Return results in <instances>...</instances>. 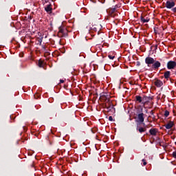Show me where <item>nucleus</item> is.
<instances>
[{
    "mask_svg": "<svg viewBox=\"0 0 176 176\" xmlns=\"http://www.w3.org/2000/svg\"><path fill=\"white\" fill-rule=\"evenodd\" d=\"M109 96L104 95V94H100V100L102 101H104V108L107 109V111H112V109L113 108V103H112V101L111 99H109Z\"/></svg>",
    "mask_w": 176,
    "mask_h": 176,
    "instance_id": "f257e3e1",
    "label": "nucleus"
},
{
    "mask_svg": "<svg viewBox=\"0 0 176 176\" xmlns=\"http://www.w3.org/2000/svg\"><path fill=\"white\" fill-rule=\"evenodd\" d=\"M175 6V0H166L165 8L167 9H173Z\"/></svg>",
    "mask_w": 176,
    "mask_h": 176,
    "instance_id": "f03ea898",
    "label": "nucleus"
},
{
    "mask_svg": "<svg viewBox=\"0 0 176 176\" xmlns=\"http://www.w3.org/2000/svg\"><path fill=\"white\" fill-rule=\"evenodd\" d=\"M166 68L168 69H175L176 68V62L174 60H169L166 64Z\"/></svg>",
    "mask_w": 176,
    "mask_h": 176,
    "instance_id": "7ed1b4c3",
    "label": "nucleus"
},
{
    "mask_svg": "<svg viewBox=\"0 0 176 176\" xmlns=\"http://www.w3.org/2000/svg\"><path fill=\"white\" fill-rule=\"evenodd\" d=\"M144 120H145V118H144V113H139L138 115V120H136L137 123L138 124H144L145 126V123H144Z\"/></svg>",
    "mask_w": 176,
    "mask_h": 176,
    "instance_id": "20e7f679",
    "label": "nucleus"
},
{
    "mask_svg": "<svg viewBox=\"0 0 176 176\" xmlns=\"http://www.w3.org/2000/svg\"><path fill=\"white\" fill-rule=\"evenodd\" d=\"M145 63L147 64L148 67L151 65V64L153 65L155 63V59L151 56H148L145 58Z\"/></svg>",
    "mask_w": 176,
    "mask_h": 176,
    "instance_id": "39448f33",
    "label": "nucleus"
},
{
    "mask_svg": "<svg viewBox=\"0 0 176 176\" xmlns=\"http://www.w3.org/2000/svg\"><path fill=\"white\" fill-rule=\"evenodd\" d=\"M144 126H140V124H137L136 130L138 131L140 134H142V133H145L146 131V125H144Z\"/></svg>",
    "mask_w": 176,
    "mask_h": 176,
    "instance_id": "423d86ee",
    "label": "nucleus"
},
{
    "mask_svg": "<svg viewBox=\"0 0 176 176\" xmlns=\"http://www.w3.org/2000/svg\"><path fill=\"white\" fill-rule=\"evenodd\" d=\"M6 10H8V6L6 5V3L1 2L0 3V12L3 13V12H6Z\"/></svg>",
    "mask_w": 176,
    "mask_h": 176,
    "instance_id": "0eeeda50",
    "label": "nucleus"
},
{
    "mask_svg": "<svg viewBox=\"0 0 176 176\" xmlns=\"http://www.w3.org/2000/svg\"><path fill=\"white\" fill-rule=\"evenodd\" d=\"M59 34H61L62 35H63L64 38H67V36H68V34L67 33V30L64 28H59V31H58Z\"/></svg>",
    "mask_w": 176,
    "mask_h": 176,
    "instance_id": "6e6552de",
    "label": "nucleus"
},
{
    "mask_svg": "<svg viewBox=\"0 0 176 176\" xmlns=\"http://www.w3.org/2000/svg\"><path fill=\"white\" fill-rule=\"evenodd\" d=\"M160 67H162V63L158 60H154V64L152 65V68H153V69H159Z\"/></svg>",
    "mask_w": 176,
    "mask_h": 176,
    "instance_id": "1a4fd4ad",
    "label": "nucleus"
},
{
    "mask_svg": "<svg viewBox=\"0 0 176 176\" xmlns=\"http://www.w3.org/2000/svg\"><path fill=\"white\" fill-rule=\"evenodd\" d=\"M154 85L156 86V87H162L163 86V81L159 79H155L154 81Z\"/></svg>",
    "mask_w": 176,
    "mask_h": 176,
    "instance_id": "9d476101",
    "label": "nucleus"
},
{
    "mask_svg": "<svg viewBox=\"0 0 176 176\" xmlns=\"http://www.w3.org/2000/svg\"><path fill=\"white\" fill-rule=\"evenodd\" d=\"M45 10L47 12V13H52L53 8H52V4H48L45 7Z\"/></svg>",
    "mask_w": 176,
    "mask_h": 176,
    "instance_id": "9b49d317",
    "label": "nucleus"
},
{
    "mask_svg": "<svg viewBox=\"0 0 176 176\" xmlns=\"http://www.w3.org/2000/svg\"><path fill=\"white\" fill-rule=\"evenodd\" d=\"M170 75L171 72L170 71H166L164 73V78L166 79V80H168V79H170Z\"/></svg>",
    "mask_w": 176,
    "mask_h": 176,
    "instance_id": "f8f14e48",
    "label": "nucleus"
},
{
    "mask_svg": "<svg viewBox=\"0 0 176 176\" xmlns=\"http://www.w3.org/2000/svg\"><path fill=\"white\" fill-rule=\"evenodd\" d=\"M173 126H174V122L170 121L169 123H168L165 125V127H166V129H167V130H170V129H173Z\"/></svg>",
    "mask_w": 176,
    "mask_h": 176,
    "instance_id": "ddd939ff",
    "label": "nucleus"
},
{
    "mask_svg": "<svg viewBox=\"0 0 176 176\" xmlns=\"http://www.w3.org/2000/svg\"><path fill=\"white\" fill-rule=\"evenodd\" d=\"M149 133L151 135L155 136L157 134V129H151L149 130Z\"/></svg>",
    "mask_w": 176,
    "mask_h": 176,
    "instance_id": "4468645a",
    "label": "nucleus"
},
{
    "mask_svg": "<svg viewBox=\"0 0 176 176\" xmlns=\"http://www.w3.org/2000/svg\"><path fill=\"white\" fill-rule=\"evenodd\" d=\"M52 136H46L45 140L49 142L50 145H52Z\"/></svg>",
    "mask_w": 176,
    "mask_h": 176,
    "instance_id": "2eb2a0df",
    "label": "nucleus"
},
{
    "mask_svg": "<svg viewBox=\"0 0 176 176\" xmlns=\"http://www.w3.org/2000/svg\"><path fill=\"white\" fill-rule=\"evenodd\" d=\"M37 65L40 67V68H43V62L42 60H39L38 63H37Z\"/></svg>",
    "mask_w": 176,
    "mask_h": 176,
    "instance_id": "dca6fc26",
    "label": "nucleus"
},
{
    "mask_svg": "<svg viewBox=\"0 0 176 176\" xmlns=\"http://www.w3.org/2000/svg\"><path fill=\"white\" fill-rule=\"evenodd\" d=\"M150 100V98L148 96H144L143 98L142 99V100L143 101V102H148Z\"/></svg>",
    "mask_w": 176,
    "mask_h": 176,
    "instance_id": "f3484780",
    "label": "nucleus"
},
{
    "mask_svg": "<svg viewBox=\"0 0 176 176\" xmlns=\"http://www.w3.org/2000/svg\"><path fill=\"white\" fill-rule=\"evenodd\" d=\"M135 100L138 101V102H142V97L140 96H135Z\"/></svg>",
    "mask_w": 176,
    "mask_h": 176,
    "instance_id": "a211bd4d",
    "label": "nucleus"
},
{
    "mask_svg": "<svg viewBox=\"0 0 176 176\" xmlns=\"http://www.w3.org/2000/svg\"><path fill=\"white\" fill-rule=\"evenodd\" d=\"M140 20H141V21H142V23H149V19H145L144 18V16H141Z\"/></svg>",
    "mask_w": 176,
    "mask_h": 176,
    "instance_id": "6ab92c4d",
    "label": "nucleus"
},
{
    "mask_svg": "<svg viewBox=\"0 0 176 176\" xmlns=\"http://www.w3.org/2000/svg\"><path fill=\"white\" fill-rule=\"evenodd\" d=\"M42 47H43L44 52H45V54L46 56H49V54H50V53L49 52H47V50H46V47H45L44 45H43Z\"/></svg>",
    "mask_w": 176,
    "mask_h": 176,
    "instance_id": "aec40b11",
    "label": "nucleus"
},
{
    "mask_svg": "<svg viewBox=\"0 0 176 176\" xmlns=\"http://www.w3.org/2000/svg\"><path fill=\"white\" fill-rule=\"evenodd\" d=\"M158 141L160 146H164V142H162V140L159 138H158Z\"/></svg>",
    "mask_w": 176,
    "mask_h": 176,
    "instance_id": "412c9836",
    "label": "nucleus"
},
{
    "mask_svg": "<svg viewBox=\"0 0 176 176\" xmlns=\"http://www.w3.org/2000/svg\"><path fill=\"white\" fill-rule=\"evenodd\" d=\"M170 115V111H165V112H164V116H165V118H168V116Z\"/></svg>",
    "mask_w": 176,
    "mask_h": 176,
    "instance_id": "4be33fe9",
    "label": "nucleus"
},
{
    "mask_svg": "<svg viewBox=\"0 0 176 176\" xmlns=\"http://www.w3.org/2000/svg\"><path fill=\"white\" fill-rule=\"evenodd\" d=\"M115 12H116V7H114V8H111V12L112 14H113V13H115Z\"/></svg>",
    "mask_w": 176,
    "mask_h": 176,
    "instance_id": "5701e85b",
    "label": "nucleus"
},
{
    "mask_svg": "<svg viewBox=\"0 0 176 176\" xmlns=\"http://www.w3.org/2000/svg\"><path fill=\"white\" fill-rule=\"evenodd\" d=\"M43 39V38H41L38 39V44L40 45V46H41V45H42Z\"/></svg>",
    "mask_w": 176,
    "mask_h": 176,
    "instance_id": "b1692460",
    "label": "nucleus"
},
{
    "mask_svg": "<svg viewBox=\"0 0 176 176\" xmlns=\"http://www.w3.org/2000/svg\"><path fill=\"white\" fill-rule=\"evenodd\" d=\"M108 57L110 58V60H113V58H115V56L113 55H109Z\"/></svg>",
    "mask_w": 176,
    "mask_h": 176,
    "instance_id": "393cba45",
    "label": "nucleus"
},
{
    "mask_svg": "<svg viewBox=\"0 0 176 176\" xmlns=\"http://www.w3.org/2000/svg\"><path fill=\"white\" fill-rule=\"evenodd\" d=\"M58 35L59 38H64V35L62 34H60V32H58Z\"/></svg>",
    "mask_w": 176,
    "mask_h": 176,
    "instance_id": "a878e982",
    "label": "nucleus"
},
{
    "mask_svg": "<svg viewBox=\"0 0 176 176\" xmlns=\"http://www.w3.org/2000/svg\"><path fill=\"white\" fill-rule=\"evenodd\" d=\"M109 120L110 122H113V118L112 116H109Z\"/></svg>",
    "mask_w": 176,
    "mask_h": 176,
    "instance_id": "bb28decb",
    "label": "nucleus"
},
{
    "mask_svg": "<svg viewBox=\"0 0 176 176\" xmlns=\"http://www.w3.org/2000/svg\"><path fill=\"white\" fill-rule=\"evenodd\" d=\"M142 162H143V165H144V166H146V161H145V159H143V160H142Z\"/></svg>",
    "mask_w": 176,
    "mask_h": 176,
    "instance_id": "cd10ccee",
    "label": "nucleus"
},
{
    "mask_svg": "<svg viewBox=\"0 0 176 176\" xmlns=\"http://www.w3.org/2000/svg\"><path fill=\"white\" fill-rule=\"evenodd\" d=\"M136 65H137L138 67H140V65H141V62L137 61V62H136Z\"/></svg>",
    "mask_w": 176,
    "mask_h": 176,
    "instance_id": "c85d7f7f",
    "label": "nucleus"
},
{
    "mask_svg": "<svg viewBox=\"0 0 176 176\" xmlns=\"http://www.w3.org/2000/svg\"><path fill=\"white\" fill-rule=\"evenodd\" d=\"M173 156L176 159V151L173 153Z\"/></svg>",
    "mask_w": 176,
    "mask_h": 176,
    "instance_id": "c756f323",
    "label": "nucleus"
},
{
    "mask_svg": "<svg viewBox=\"0 0 176 176\" xmlns=\"http://www.w3.org/2000/svg\"><path fill=\"white\" fill-rule=\"evenodd\" d=\"M64 80H60V83H64Z\"/></svg>",
    "mask_w": 176,
    "mask_h": 176,
    "instance_id": "7c9ffc66",
    "label": "nucleus"
},
{
    "mask_svg": "<svg viewBox=\"0 0 176 176\" xmlns=\"http://www.w3.org/2000/svg\"><path fill=\"white\" fill-rule=\"evenodd\" d=\"M113 15H112V16L113 17H115V16H118V14H112Z\"/></svg>",
    "mask_w": 176,
    "mask_h": 176,
    "instance_id": "2f4dec72",
    "label": "nucleus"
},
{
    "mask_svg": "<svg viewBox=\"0 0 176 176\" xmlns=\"http://www.w3.org/2000/svg\"><path fill=\"white\" fill-rule=\"evenodd\" d=\"M150 113H151V115L153 116V111H151L150 112Z\"/></svg>",
    "mask_w": 176,
    "mask_h": 176,
    "instance_id": "473e14b6",
    "label": "nucleus"
},
{
    "mask_svg": "<svg viewBox=\"0 0 176 176\" xmlns=\"http://www.w3.org/2000/svg\"><path fill=\"white\" fill-rule=\"evenodd\" d=\"M173 74H174V75L176 76V69H175V71L173 72Z\"/></svg>",
    "mask_w": 176,
    "mask_h": 176,
    "instance_id": "72a5a7b5",
    "label": "nucleus"
},
{
    "mask_svg": "<svg viewBox=\"0 0 176 176\" xmlns=\"http://www.w3.org/2000/svg\"><path fill=\"white\" fill-rule=\"evenodd\" d=\"M49 2V0H45V3H47Z\"/></svg>",
    "mask_w": 176,
    "mask_h": 176,
    "instance_id": "f704fd0d",
    "label": "nucleus"
},
{
    "mask_svg": "<svg viewBox=\"0 0 176 176\" xmlns=\"http://www.w3.org/2000/svg\"><path fill=\"white\" fill-rule=\"evenodd\" d=\"M64 87H65V89H66V88H67V86H66V85H65V86H64Z\"/></svg>",
    "mask_w": 176,
    "mask_h": 176,
    "instance_id": "c9c22d12",
    "label": "nucleus"
},
{
    "mask_svg": "<svg viewBox=\"0 0 176 176\" xmlns=\"http://www.w3.org/2000/svg\"><path fill=\"white\" fill-rule=\"evenodd\" d=\"M35 135H36V137H38V134H36Z\"/></svg>",
    "mask_w": 176,
    "mask_h": 176,
    "instance_id": "e433bc0d",
    "label": "nucleus"
},
{
    "mask_svg": "<svg viewBox=\"0 0 176 176\" xmlns=\"http://www.w3.org/2000/svg\"><path fill=\"white\" fill-rule=\"evenodd\" d=\"M171 80H173V79H170V82H171Z\"/></svg>",
    "mask_w": 176,
    "mask_h": 176,
    "instance_id": "4c0bfd02",
    "label": "nucleus"
},
{
    "mask_svg": "<svg viewBox=\"0 0 176 176\" xmlns=\"http://www.w3.org/2000/svg\"><path fill=\"white\" fill-rule=\"evenodd\" d=\"M146 135H148V133H146Z\"/></svg>",
    "mask_w": 176,
    "mask_h": 176,
    "instance_id": "58836bf2",
    "label": "nucleus"
},
{
    "mask_svg": "<svg viewBox=\"0 0 176 176\" xmlns=\"http://www.w3.org/2000/svg\"><path fill=\"white\" fill-rule=\"evenodd\" d=\"M154 31H155V32L156 31L155 29H154Z\"/></svg>",
    "mask_w": 176,
    "mask_h": 176,
    "instance_id": "ea45409f",
    "label": "nucleus"
}]
</instances>
